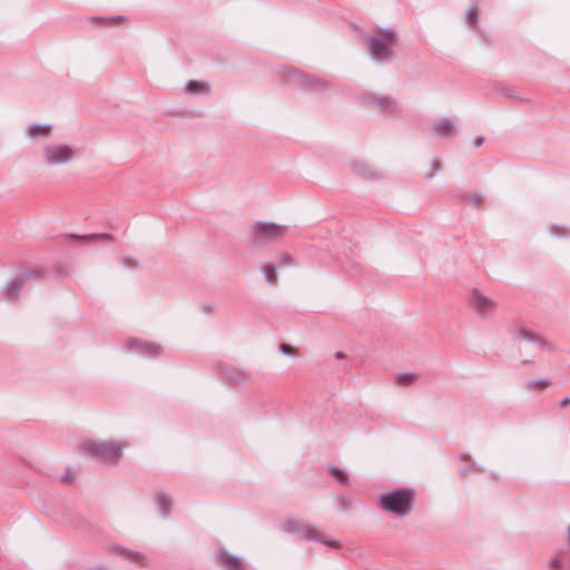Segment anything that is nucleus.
<instances>
[{
	"mask_svg": "<svg viewBox=\"0 0 570 570\" xmlns=\"http://www.w3.org/2000/svg\"><path fill=\"white\" fill-rule=\"evenodd\" d=\"M377 502L384 511L399 517L409 515L414 507V492L409 488H396L389 492L381 493Z\"/></svg>",
	"mask_w": 570,
	"mask_h": 570,
	"instance_id": "1",
	"label": "nucleus"
},
{
	"mask_svg": "<svg viewBox=\"0 0 570 570\" xmlns=\"http://www.w3.org/2000/svg\"><path fill=\"white\" fill-rule=\"evenodd\" d=\"M288 232L286 225L269 222H257L252 225L248 242L253 247H262L281 239Z\"/></svg>",
	"mask_w": 570,
	"mask_h": 570,
	"instance_id": "2",
	"label": "nucleus"
},
{
	"mask_svg": "<svg viewBox=\"0 0 570 570\" xmlns=\"http://www.w3.org/2000/svg\"><path fill=\"white\" fill-rule=\"evenodd\" d=\"M282 529L284 532L294 534L301 540L307 541H318L323 544L331 547L333 549H340L341 544L336 540L326 539L324 535L318 532L316 529L311 528L306 524L299 523L294 520H287L283 523Z\"/></svg>",
	"mask_w": 570,
	"mask_h": 570,
	"instance_id": "3",
	"label": "nucleus"
},
{
	"mask_svg": "<svg viewBox=\"0 0 570 570\" xmlns=\"http://www.w3.org/2000/svg\"><path fill=\"white\" fill-rule=\"evenodd\" d=\"M83 450L91 456L104 461H118L121 456L122 446L117 442L86 441Z\"/></svg>",
	"mask_w": 570,
	"mask_h": 570,
	"instance_id": "4",
	"label": "nucleus"
},
{
	"mask_svg": "<svg viewBox=\"0 0 570 570\" xmlns=\"http://www.w3.org/2000/svg\"><path fill=\"white\" fill-rule=\"evenodd\" d=\"M75 157V150L68 145H47L42 150V160L49 167L70 163Z\"/></svg>",
	"mask_w": 570,
	"mask_h": 570,
	"instance_id": "5",
	"label": "nucleus"
},
{
	"mask_svg": "<svg viewBox=\"0 0 570 570\" xmlns=\"http://www.w3.org/2000/svg\"><path fill=\"white\" fill-rule=\"evenodd\" d=\"M366 43L368 56L374 62L387 63L393 59L394 47L382 38L374 35L366 36Z\"/></svg>",
	"mask_w": 570,
	"mask_h": 570,
	"instance_id": "6",
	"label": "nucleus"
},
{
	"mask_svg": "<svg viewBox=\"0 0 570 570\" xmlns=\"http://www.w3.org/2000/svg\"><path fill=\"white\" fill-rule=\"evenodd\" d=\"M361 100L364 105L372 107L380 112L389 111L391 114H396L399 110L396 100L387 96L379 97L375 94L367 92L361 97Z\"/></svg>",
	"mask_w": 570,
	"mask_h": 570,
	"instance_id": "7",
	"label": "nucleus"
},
{
	"mask_svg": "<svg viewBox=\"0 0 570 570\" xmlns=\"http://www.w3.org/2000/svg\"><path fill=\"white\" fill-rule=\"evenodd\" d=\"M36 275L37 272L27 269L21 274L14 276L13 278L9 279L2 287V292L9 299L16 301L18 299L20 291L24 286L27 279L32 278Z\"/></svg>",
	"mask_w": 570,
	"mask_h": 570,
	"instance_id": "8",
	"label": "nucleus"
},
{
	"mask_svg": "<svg viewBox=\"0 0 570 570\" xmlns=\"http://www.w3.org/2000/svg\"><path fill=\"white\" fill-rule=\"evenodd\" d=\"M471 303L478 315L484 316L495 309V302L489 296L483 295L479 289L473 288L471 292Z\"/></svg>",
	"mask_w": 570,
	"mask_h": 570,
	"instance_id": "9",
	"label": "nucleus"
},
{
	"mask_svg": "<svg viewBox=\"0 0 570 570\" xmlns=\"http://www.w3.org/2000/svg\"><path fill=\"white\" fill-rule=\"evenodd\" d=\"M515 338L520 341H527L533 344L539 345L542 350L549 351L550 346L546 338L539 333L523 326L518 325L514 330Z\"/></svg>",
	"mask_w": 570,
	"mask_h": 570,
	"instance_id": "10",
	"label": "nucleus"
},
{
	"mask_svg": "<svg viewBox=\"0 0 570 570\" xmlns=\"http://www.w3.org/2000/svg\"><path fill=\"white\" fill-rule=\"evenodd\" d=\"M128 350L131 352H139L141 354H161V346L156 343H148L137 338H129L127 341Z\"/></svg>",
	"mask_w": 570,
	"mask_h": 570,
	"instance_id": "11",
	"label": "nucleus"
},
{
	"mask_svg": "<svg viewBox=\"0 0 570 570\" xmlns=\"http://www.w3.org/2000/svg\"><path fill=\"white\" fill-rule=\"evenodd\" d=\"M217 558L225 570H246L242 560L225 549L218 550Z\"/></svg>",
	"mask_w": 570,
	"mask_h": 570,
	"instance_id": "12",
	"label": "nucleus"
},
{
	"mask_svg": "<svg viewBox=\"0 0 570 570\" xmlns=\"http://www.w3.org/2000/svg\"><path fill=\"white\" fill-rule=\"evenodd\" d=\"M68 239L71 242L89 245L95 242H101L105 244H111L114 242L112 236L110 234H88V235H68Z\"/></svg>",
	"mask_w": 570,
	"mask_h": 570,
	"instance_id": "13",
	"label": "nucleus"
},
{
	"mask_svg": "<svg viewBox=\"0 0 570 570\" xmlns=\"http://www.w3.org/2000/svg\"><path fill=\"white\" fill-rule=\"evenodd\" d=\"M185 90L193 96H208L210 94V86L205 81L189 80L185 85Z\"/></svg>",
	"mask_w": 570,
	"mask_h": 570,
	"instance_id": "14",
	"label": "nucleus"
},
{
	"mask_svg": "<svg viewBox=\"0 0 570 570\" xmlns=\"http://www.w3.org/2000/svg\"><path fill=\"white\" fill-rule=\"evenodd\" d=\"M155 502L163 518H168L171 511V498L164 491L156 494Z\"/></svg>",
	"mask_w": 570,
	"mask_h": 570,
	"instance_id": "15",
	"label": "nucleus"
},
{
	"mask_svg": "<svg viewBox=\"0 0 570 570\" xmlns=\"http://www.w3.org/2000/svg\"><path fill=\"white\" fill-rule=\"evenodd\" d=\"M454 129V122L450 118H443L441 121L434 124L431 128L433 135L439 137H448Z\"/></svg>",
	"mask_w": 570,
	"mask_h": 570,
	"instance_id": "16",
	"label": "nucleus"
},
{
	"mask_svg": "<svg viewBox=\"0 0 570 570\" xmlns=\"http://www.w3.org/2000/svg\"><path fill=\"white\" fill-rule=\"evenodd\" d=\"M222 373L229 382L240 383L246 379V374L242 370L229 365H223Z\"/></svg>",
	"mask_w": 570,
	"mask_h": 570,
	"instance_id": "17",
	"label": "nucleus"
},
{
	"mask_svg": "<svg viewBox=\"0 0 570 570\" xmlns=\"http://www.w3.org/2000/svg\"><path fill=\"white\" fill-rule=\"evenodd\" d=\"M302 85L311 88L312 90L323 91L328 88L327 81L317 77L302 76L301 77Z\"/></svg>",
	"mask_w": 570,
	"mask_h": 570,
	"instance_id": "18",
	"label": "nucleus"
},
{
	"mask_svg": "<svg viewBox=\"0 0 570 570\" xmlns=\"http://www.w3.org/2000/svg\"><path fill=\"white\" fill-rule=\"evenodd\" d=\"M26 134L28 137L49 136L51 134V126L47 124H31Z\"/></svg>",
	"mask_w": 570,
	"mask_h": 570,
	"instance_id": "19",
	"label": "nucleus"
},
{
	"mask_svg": "<svg viewBox=\"0 0 570 570\" xmlns=\"http://www.w3.org/2000/svg\"><path fill=\"white\" fill-rule=\"evenodd\" d=\"M501 94L507 97L508 99L517 102H529L530 98L523 97L519 95L512 86H503L501 88Z\"/></svg>",
	"mask_w": 570,
	"mask_h": 570,
	"instance_id": "20",
	"label": "nucleus"
},
{
	"mask_svg": "<svg viewBox=\"0 0 570 570\" xmlns=\"http://www.w3.org/2000/svg\"><path fill=\"white\" fill-rule=\"evenodd\" d=\"M263 273H264V277L268 284H271V285L277 284L276 267L273 264L266 265Z\"/></svg>",
	"mask_w": 570,
	"mask_h": 570,
	"instance_id": "21",
	"label": "nucleus"
},
{
	"mask_svg": "<svg viewBox=\"0 0 570 570\" xmlns=\"http://www.w3.org/2000/svg\"><path fill=\"white\" fill-rule=\"evenodd\" d=\"M331 475L340 483V484H347L348 483V476L347 474L341 470L340 468L333 465L330 468Z\"/></svg>",
	"mask_w": 570,
	"mask_h": 570,
	"instance_id": "22",
	"label": "nucleus"
},
{
	"mask_svg": "<svg viewBox=\"0 0 570 570\" xmlns=\"http://www.w3.org/2000/svg\"><path fill=\"white\" fill-rule=\"evenodd\" d=\"M354 171L365 179L375 177V174L364 164H355Z\"/></svg>",
	"mask_w": 570,
	"mask_h": 570,
	"instance_id": "23",
	"label": "nucleus"
},
{
	"mask_svg": "<svg viewBox=\"0 0 570 570\" xmlns=\"http://www.w3.org/2000/svg\"><path fill=\"white\" fill-rule=\"evenodd\" d=\"M550 234L552 236H556V237H567V236H570V229L563 225H551L550 228Z\"/></svg>",
	"mask_w": 570,
	"mask_h": 570,
	"instance_id": "24",
	"label": "nucleus"
},
{
	"mask_svg": "<svg viewBox=\"0 0 570 570\" xmlns=\"http://www.w3.org/2000/svg\"><path fill=\"white\" fill-rule=\"evenodd\" d=\"M478 13H479L478 7L471 6L465 13V17H464L465 22L469 24H475L478 21Z\"/></svg>",
	"mask_w": 570,
	"mask_h": 570,
	"instance_id": "25",
	"label": "nucleus"
},
{
	"mask_svg": "<svg viewBox=\"0 0 570 570\" xmlns=\"http://www.w3.org/2000/svg\"><path fill=\"white\" fill-rule=\"evenodd\" d=\"M381 32L383 35V40L387 43H391L393 47L397 42V37L394 30L392 29H381Z\"/></svg>",
	"mask_w": 570,
	"mask_h": 570,
	"instance_id": "26",
	"label": "nucleus"
},
{
	"mask_svg": "<svg viewBox=\"0 0 570 570\" xmlns=\"http://www.w3.org/2000/svg\"><path fill=\"white\" fill-rule=\"evenodd\" d=\"M416 379L414 373H400L396 376V382L400 384H411Z\"/></svg>",
	"mask_w": 570,
	"mask_h": 570,
	"instance_id": "27",
	"label": "nucleus"
},
{
	"mask_svg": "<svg viewBox=\"0 0 570 570\" xmlns=\"http://www.w3.org/2000/svg\"><path fill=\"white\" fill-rule=\"evenodd\" d=\"M279 265L281 266H292L293 265V257L292 255L287 254V253H283L281 256H279Z\"/></svg>",
	"mask_w": 570,
	"mask_h": 570,
	"instance_id": "28",
	"label": "nucleus"
},
{
	"mask_svg": "<svg viewBox=\"0 0 570 570\" xmlns=\"http://www.w3.org/2000/svg\"><path fill=\"white\" fill-rule=\"evenodd\" d=\"M548 384H549L548 380H535V381H529V382L527 383V385H528L529 387H533V386H535V387H540V389H544V387H547V386H548Z\"/></svg>",
	"mask_w": 570,
	"mask_h": 570,
	"instance_id": "29",
	"label": "nucleus"
},
{
	"mask_svg": "<svg viewBox=\"0 0 570 570\" xmlns=\"http://www.w3.org/2000/svg\"><path fill=\"white\" fill-rule=\"evenodd\" d=\"M120 263L127 268H135L138 265L137 261L130 257L121 258Z\"/></svg>",
	"mask_w": 570,
	"mask_h": 570,
	"instance_id": "30",
	"label": "nucleus"
},
{
	"mask_svg": "<svg viewBox=\"0 0 570 570\" xmlns=\"http://www.w3.org/2000/svg\"><path fill=\"white\" fill-rule=\"evenodd\" d=\"M562 567V561L559 558H552L548 562L549 569H560Z\"/></svg>",
	"mask_w": 570,
	"mask_h": 570,
	"instance_id": "31",
	"label": "nucleus"
},
{
	"mask_svg": "<svg viewBox=\"0 0 570 570\" xmlns=\"http://www.w3.org/2000/svg\"><path fill=\"white\" fill-rule=\"evenodd\" d=\"M75 479V475L69 471L67 470L62 475H61V481L63 483H70L72 482Z\"/></svg>",
	"mask_w": 570,
	"mask_h": 570,
	"instance_id": "32",
	"label": "nucleus"
},
{
	"mask_svg": "<svg viewBox=\"0 0 570 570\" xmlns=\"http://www.w3.org/2000/svg\"><path fill=\"white\" fill-rule=\"evenodd\" d=\"M125 557H126V558H128V559H130V560H132V561H135V562H138L140 559H142V558H144V557H142L140 553H138V552H127V553L125 554Z\"/></svg>",
	"mask_w": 570,
	"mask_h": 570,
	"instance_id": "33",
	"label": "nucleus"
},
{
	"mask_svg": "<svg viewBox=\"0 0 570 570\" xmlns=\"http://www.w3.org/2000/svg\"><path fill=\"white\" fill-rule=\"evenodd\" d=\"M470 202L475 205H480L483 202V196L481 194H473L470 197Z\"/></svg>",
	"mask_w": 570,
	"mask_h": 570,
	"instance_id": "34",
	"label": "nucleus"
},
{
	"mask_svg": "<svg viewBox=\"0 0 570 570\" xmlns=\"http://www.w3.org/2000/svg\"><path fill=\"white\" fill-rule=\"evenodd\" d=\"M279 351L283 354H286V355H292L293 354V347L287 345V344H281L279 345Z\"/></svg>",
	"mask_w": 570,
	"mask_h": 570,
	"instance_id": "35",
	"label": "nucleus"
},
{
	"mask_svg": "<svg viewBox=\"0 0 570 570\" xmlns=\"http://www.w3.org/2000/svg\"><path fill=\"white\" fill-rule=\"evenodd\" d=\"M483 142H484V138H483L482 136H476V137L473 139V141H472V144H473V146H474L475 148L481 147V146L483 145Z\"/></svg>",
	"mask_w": 570,
	"mask_h": 570,
	"instance_id": "36",
	"label": "nucleus"
},
{
	"mask_svg": "<svg viewBox=\"0 0 570 570\" xmlns=\"http://www.w3.org/2000/svg\"><path fill=\"white\" fill-rule=\"evenodd\" d=\"M431 169L434 171L441 170V163L439 160H434L431 165Z\"/></svg>",
	"mask_w": 570,
	"mask_h": 570,
	"instance_id": "37",
	"label": "nucleus"
},
{
	"mask_svg": "<svg viewBox=\"0 0 570 570\" xmlns=\"http://www.w3.org/2000/svg\"><path fill=\"white\" fill-rule=\"evenodd\" d=\"M570 404V397L569 396H566L563 397L561 401H560V405L561 406H567Z\"/></svg>",
	"mask_w": 570,
	"mask_h": 570,
	"instance_id": "38",
	"label": "nucleus"
},
{
	"mask_svg": "<svg viewBox=\"0 0 570 570\" xmlns=\"http://www.w3.org/2000/svg\"><path fill=\"white\" fill-rule=\"evenodd\" d=\"M468 472H469V469H462V470H461V474H462L463 476H465Z\"/></svg>",
	"mask_w": 570,
	"mask_h": 570,
	"instance_id": "39",
	"label": "nucleus"
},
{
	"mask_svg": "<svg viewBox=\"0 0 570 570\" xmlns=\"http://www.w3.org/2000/svg\"><path fill=\"white\" fill-rule=\"evenodd\" d=\"M335 355H336L337 358H342L344 356V354L342 352H336Z\"/></svg>",
	"mask_w": 570,
	"mask_h": 570,
	"instance_id": "40",
	"label": "nucleus"
},
{
	"mask_svg": "<svg viewBox=\"0 0 570 570\" xmlns=\"http://www.w3.org/2000/svg\"><path fill=\"white\" fill-rule=\"evenodd\" d=\"M340 500L343 502V503H346L347 502V499L344 498V497H340Z\"/></svg>",
	"mask_w": 570,
	"mask_h": 570,
	"instance_id": "41",
	"label": "nucleus"
},
{
	"mask_svg": "<svg viewBox=\"0 0 570 570\" xmlns=\"http://www.w3.org/2000/svg\"><path fill=\"white\" fill-rule=\"evenodd\" d=\"M522 363H523V364H531V363H532V361H530V360H524Z\"/></svg>",
	"mask_w": 570,
	"mask_h": 570,
	"instance_id": "42",
	"label": "nucleus"
},
{
	"mask_svg": "<svg viewBox=\"0 0 570 570\" xmlns=\"http://www.w3.org/2000/svg\"><path fill=\"white\" fill-rule=\"evenodd\" d=\"M112 19L120 20V19H122V17L121 16H117V17H114Z\"/></svg>",
	"mask_w": 570,
	"mask_h": 570,
	"instance_id": "43",
	"label": "nucleus"
},
{
	"mask_svg": "<svg viewBox=\"0 0 570 570\" xmlns=\"http://www.w3.org/2000/svg\"><path fill=\"white\" fill-rule=\"evenodd\" d=\"M568 533H569V540H570V525H569V530H568Z\"/></svg>",
	"mask_w": 570,
	"mask_h": 570,
	"instance_id": "44",
	"label": "nucleus"
}]
</instances>
